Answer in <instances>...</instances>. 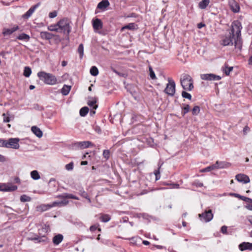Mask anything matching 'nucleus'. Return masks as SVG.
I'll return each instance as SVG.
<instances>
[{"label":"nucleus","instance_id":"obj_1","mask_svg":"<svg viewBox=\"0 0 252 252\" xmlns=\"http://www.w3.org/2000/svg\"><path fill=\"white\" fill-rule=\"evenodd\" d=\"M242 29L241 23L238 20L234 21L231 25V32L229 35L226 36L221 40V44L223 46L233 45V39L236 48L241 50L242 46V40L241 37V32Z\"/></svg>","mask_w":252,"mask_h":252},{"label":"nucleus","instance_id":"obj_2","mask_svg":"<svg viewBox=\"0 0 252 252\" xmlns=\"http://www.w3.org/2000/svg\"><path fill=\"white\" fill-rule=\"evenodd\" d=\"M37 75L39 79L46 84L54 85L59 83L56 77L53 74L41 71Z\"/></svg>","mask_w":252,"mask_h":252},{"label":"nucleus","instance_id":"obj_3","mask_svg":"<svg viewBox=\"0 0 252 252\" xmlns=\"http://www.w3.org/2000/svg\"><path fill=\"white\" fill-rule=\"evenodd\" d=\"M180 82L184 90L191 91L193 89V80L189 74H182L180 78Z\"/></svg>","mask_w":252,"mask_h":252},{"label":"nucleus","instance_id":"obj_4","mask_svg":"<svg viewBox=\"0 0 252 252\" xmlns=\"http://www.w3.org/2000/svg\"><path fill=\"white\" fill-rule=\"evenodd\" d=\"M60 32H63L65 34L68 35L71 32V27L69 22L66 18H63L58 22Z\"/></svg>","mask_w":252,"mask_h":252},{"label":"nucleus","instance_id":"obj_5","mask_svg":"<svg viewBox=\"0 0 252 252\" xmlns=\"http://www.w3.org/2000/svg\"><path fill=\"white\" fill-rule=\"evenodd\" d=\"M168 83L167 84L164 92L169 95L173 96L175 93V83L172 79L170 78H168Z\"/></svg>","mask_w":252,"mask_h":252},{"label":"nucleus","instance_id":"obj_6","mask_svg":"<svg viewBox=\"0 0 252 252\" xmlns=\"http://www.w3.org/2000/svg\"><path fill=\"white\" fill-rule=\"evenodd\" d=\"M57 197L63 199L61 201H60V205L62 206H65L67 204H68L69 201L67 200H66V198H70V199H73L75 200H79V198L75 195H73L72 194H69V193H63L61 195H59L57 196Z\"/></svg>","mask_w":252,"mask_h":252},{"label":"nucleus","instance_id":"obj_7","mask_svg":"<svg viewBox=\"0 0 252 252\" xmlns=\"http://www.w3.org/2000/svg\"><path fill=\"white\" fill-rule=\"evenodd\" d=\"M199 217L201 220L207 222L212 220L213 218V214H212L211 210H209L208 211L206 210L203 213L199 214Z\"/></svg>","mask_w":252,"mask_h":252},{"label":"nucleus","instance_id":"obj_8","mask_svg":"<svg viewBox=\"0 0 252 252\" xmlns=\"http://www.w3.org/2000/svg\"><path fill=\"white\" fill-rule=\"evenodd\" d=\"M200 78L202 80L206 81H215L221 79V77L220 76L213 73L201 74Z\"/></svg>","mask_w":252,"mask_h":252},{"label":"nucleus","instance_id":"obj_9","mask_svg":"<svg viewBox=\"0 0 252 252\" xmlns=\"http://www.w3.org/2000/svg\"><path fill=\"white\" fill-rule=\"evenodd\" d=\"M18 138H11L7 140V148L18 149L20 147Z\"/></svg>","mask_w":252,"mask_h":252},{"label":"nucleus","instance_id":"obj_10","mask_svg":"<svg viewBox=\"0 0 252 252\" xmlns=\"http://www.w3.org/2000/svg\"><path fill=\"white\" fill-rule=\"evenodd\" d=\"M17 189V187L12 185L11 183L1 184L0 185V191H13Z\"/></svg>","mask_w":252,"mask_h":252},{"label":"nucleus","instance_id":"obj_11","mask_svg":"<svg viewBox=\"0 0 252 252\" xmlns=\"http://www.w3.org/2000/svg\"><path fill=\"white\" fill-rule=\"evenodd\" d=\"M93 145V144L89 141L77 142L74 144V146L75 147L79 148L80 149L87 148L90 147H92Z\"/></svg>","mask_w":252,"mask_h":252},{"label":"nucleus","instance_id":"obj_12","mask_svg":"<svg viewBox=\"0 0 252 252\" xmlns=\"http://www.w3.org/2000/svg\"><path fill=\"white\" fill-rule=\"evenodd\" d=\"M40 5V3L38 2L37 4H35L32 6L23 16L22 17L24 19H28L29 18L32 13L34 12L35 9L39 6Z\"/></svg>","mask_w":252,"mask_h":252},{"label":"nucleus","instance_id":"obj_13","mask_svg":"<svg viewBox=\"0 0 252 252\" xmlns=\"http://www.w3.org/2000/svg\"><path fill=\"white\" fill-rule=\"evenodd\" d=\"M235 179L239 182L247 184L250 182L249 177L244 174H238L235 176Z\"/></svg>","mask_w":252,"mask_h":252},{"label":"nucleus","instance_id":"obj_14","mask_svg":"<svg viewBox=\"0 0 252 252\" xmlns=\"http://www.w3.org/2000/svg\"><path fill=\"white\" fill-rule=\"evenodd\" d=\"M228 3L233 12L237 13L239 11L240 6L239 4L235 0H229Z\"/></svg>","mask_w":252,"mask_h":252},{"label":"nucleus","instance_id":"obj_15","mask_svg":"<svg viewBox=\"0 0 252 252\" xmlns=\"http://www.w3.org/2000/svg\"><path fill=\"white\" fill-rule=\"evenodd\" d=\"M19 28L18 26H15L11 29L3 28L2 30V34L4 36L9 35L19 30Z\"/></svg>","mask_w":252,"mask_h":252},{"label":"nucleus","instance_id":"obj_16","mask_svg":"<svg viewBox=\"0 0 252 252\" xmlns=\"http://www.w3.org/2000/svg\"><path fill=\"white\" fill-rule=\"evenodd\" d=\"M239 248L241 251L247 250L252 251V243L249 242H243L239 246Z\"/></svg>","mask_w":252,"mask_h":252},{"label":"nucleus","instance_id":"obj_17","mask_svg":"<svg viewBox=\"0 0 252 252\" xmlns=\"http://www.w3.org/2000/svg\"><path fill=\"white\" fill-rule=\"evenodd\" d=\"M93 26L94 30H100L102 28V22L100 19L97 18L93 20Z\"/></svg>","mask_w":252,"mask_h":252},{"label":"nucleus","instance_id":"obj_18","mask_svg":"<svg viewBox=\"0 0 252 252\" xmlns=\"http://www.w3.org/2000/svg\"><path fill=\"white\" fill-rule=\"evenodd\" d=\"M29 240H32V241H36L37 243H41V242H45L47 241V238L45 236H36L34 237H30L28 238Z\"/></svg>","mask_w":252,"mask_h":252},{"label":"nucleus","instance_id":"obj_19","mask_svg":"<svg viewBox=\"0 0 252 252\" xmlns=\"http://www.w3.org/2000/svg\"><path fill=\"white\" fill-rule=\"evenodd\" d=\"M40 36L41 38L46 40H50L54 36V34L47 32H41L40 33Z\"/></svg>","mask_w":252,"mask_h":252},{"label":"nucleus","instance_id":"obj_20","mask_svg":"<svg viewBox=\"0 0 252 252\" xmlns=\"http://www.w3.org/2000/svg\"><path fill=\"white\" fill-rule=\"evenodd\" d=\"M110 5V3L108 0H102L98 3L97 8L100 10H104Z\"/></svg>","mask_w":252,"mask_h":252},{"label":"nucleus","instance_id":"obj_21","mask_svg":"<svg viewBox=\"0 0 252 252\" xmlns=\"http://www.w3.org/2000/svg\"><path fill=\"white\" fill-rule=\"evenodd\" d=\"M32 132L38 138H40L43 135L42 131L36 126H32L31 128Z\"/></svg>","mask_w":252,"mask_h":252},{"label":"nucleus","instance_id":"obj_22","mask_svg":"<svg viewBox=\"0 0 252 252\" xmlns=\"http://www.w3.org/2000/svg\"><path fill=\"white\" fill-rule=\"evenodd\" d=\"M63 239V235L59 234L53 237V243L55 245H58L62 242Z\"/></svg>","mask_w":252,"mask_h":252},{"label":"nucleus","instance_id":"obj_23","mask_svg":"<svg viewBox=\"0 0 252 252\" xmlns=\"http://www.w3.org/2000/svg\"><path fill=\"white\" fill-rule=\"evenodd\" d=\"M138 28L137 25L135 24L134 23H130L124 26L122 28V31H123L125 29H128L130 30H137Z\"/></svg>","mask_w":252,"mask_h":252},{"label":"nucleus","instance_id":"obj_24","mask_svg":"<svg viewBox=\"0 0 252 252\" xmlns=\"http://www.w3.org/2000/svg\"><path fill=\"white\" fill-rule=\"evenodd\" d=\"M216 166V169L218 168H224L229 166V164L225 162L218 161H217L215 164Z\"/></svg>","mask_w":252,"mask_h":252},{"label":"nucleus","instance_id":"obj_25","mask_svg":"<svg viewBox=\"0 0 252 252\" xmlns=\"http://www.w3.org/2000/svg\"><path fill=\"white\" fill-rule=\"evenodd\" d=\"M210 3L209 0H202L198 3V7L201 9H205Z\"/></svg>","mask_w":252,"mask_h":252},{"label":"nucleus","instance_id":"obj_26","mask_svg":"<svg viewBox=\"0 0 252 252\" xmlns=\"http://www.w3.org/2000/svg\"><path fill=\"white\" fill-rule=\"evenodd\" d=\"M51 208L50 204H42L36 207L37 210L40 212H44Z\"/></svg>","mask_w":252,"mask_h":252},{"label":"nucleus","instance_id":"obj_27","mask_svg":"<svg viewBox=\"0 0 252 252\" xmlns=\"http://www.w3.org/2000/svg\"><path fill=\"white\" fill-rule=\"evenodd\" d=\"M70 89H71L70 86L64 85L63 88L61 89V93L63 95H66L69 94V93L70 91Z\"/></svg>","mask_w":252,"mask_h":252},{"label":"nucleus","instance_id":"obj_28","mask_svg":"<svg viewBox=\"0 0 252 252\" xmlns=\"http://www.w3.org/2000/svg\"><path fill=\"white\" fill-rule=\"evenodd\" d=\"M16 38L20 40H24L28 41L29 40L30 37L28 34H26L25 33H22L19 34Z\"/></svg>","mask_w":252,"mask_h":252},{"label":"nucleus","instance_id":"obj_29","mask_svg":"<svg viewBox=\"0 0 252 252\" xmlns=\"http://www.w3.org/2000/svg\"><path fill=\"white\" fill-rule=\"evenodd\" d=\"M48 30L52 32H60L59 27L58 25V23L56 24L51 25L48 27Z\"/></svg>","mask_w":252,"mask_h":252},{"label":"nucleus","instance_id":"obj_30","mask_svg":"<svg viewBox=\"0 0 252 252\" xmlns=\"http://www.w3.org/2000/svg\"><path fill=\"white\" fill-rule=\"evenodd\" d=\"M99 219L102 222H107L110 220L111 217L108 214H103L100 217Z\"/></svg>","mask_w":252,"mask_h":252},{"label":"nucleus","instance_id":"obj_31","mask_svg":"<svg viewBox=\"0 0 252 252\" xmlns=\"http://www.w3.org/2000/svg\"><path fill=\"white\" fill-rule=\"evenodd\" d=\"M96 100L95 98H92V100H90L88 102V104L90 107H93L94 109H96L97 108V105L95 104Z\"/></svg>","mask_w":252,"mask_h":252},{"label":"nucleus","instance_id":"obj_32","mask_svg":"<svg viewBox=\"0 0 252 252\" xmlns=\"http://www.w3.org/2000/svg\"><path fill=\"white\" fill-rule=\"evenodd\" d=\"M31 177L35 180H37L40 179V176L38 172L36 170H33L31 172Z\"/></svg>","mask_w":252,"mask_h":252},{"label":"nucleus","instance_id":"obj_33","mask_svg":"<svg viewBox=\"0 0 252 252\" xmlns=\"http://www.w3.org/2000/svg\"><path fill=\"white\" fill-rule=\"evenodd\" d=\"M216 169V166L215 164H213L212 165L209 166L206 168H204L200 170L201 172H209L211 170Z\"/></svg>","mask_w":252,"mask_h":252},{"label":"nucleus","instance_id":"obj_34","mask_svg":"<svg viewBox=\"0 0 252 252\" xmlns=\"http://www.w3.org/2000/svg\"><path fill=\"white\" fill-rule=\"evenodd\" d=\"M233 67L232 66H228L227 63L224 64V69L223 70L226 75H229L230 72L232 71Z\"/></svg>","mask_w":252,"mask_h":252},{"label":"nucleus","instance_id":"obj_35","mask_svg":"<svg viewBox=\"0 0 252 252\" xmlns=\"http://www.w3.org/2000/svg\"><path fill=\"white\" fill-rule=\"evenodd\" d=\"M89 108L87 107H83L80 110V115L82 117H85L89 112Z\"/></svg>","mask_w":252,"mask_h":252},{"label":"nucleus","instance_id":"obj_36","mask_svg":"<svg viewBox=\"0 0 252 252\" xmlns=\"http://www.w3.org/2000/svg\"><path fill=\"white\" fill-rule=\"evenodd\" d=\"M90 73L92 75L95 76L98 74V70L97 68L95 66H93L90 70Z\"/></svg>","mask_w":252,"mask_h":252},{"label":"nucleus","instance_id":"obj_37","mask_svg":"<svg viewBox=\"0 0 252 252\" xmlns=\"http://www.w3.org/2000/svg\"><path fill=\"white\" fill-rule=\"evenodd\" d=\"M32 73V70L30 67L26 66L24 70V75L26 77H29Z\"/></svg>","mask_w":252,"mask_h":252},{"label":"nucleus","instance_id":"obj_38","mask_svg":"<svg viewBox=\"0 0 252 252\" xmlns=\"http://www.w3.org/2000/svg\"><path fill=\"white\" fill-rule=\"evenodd\" d=\"M3 118V122L8 123L10 121V114L9 112H7L6 113L2 114Z\"/></svg>","mask_w":252,"mask_h":252},{"label":"nucleus","instance_id":"obj_39","mask_svg":"<svg viewBox=\"0 0 252 252\" xmlns=\"http://www.w3.org/2000/svg\"><path fill=\"white\" fill-rule=\"evenodd\" d=\"M235 196L238 197L239 198L241 199V200H242L243 201L248 202H252V199L249 197L242 196L238 194H235Z\"/></svg>","mask_w":252,"mask_h":252},{"label":"nucleus","instance_id":"obj_40","mask_svg":"<svg viewBox=\"0 0 252 252\" xmlns=\"http://www.w3.org/2000/svg\"><path fill=\"white\" fill-rule=\"evenodd\" d=\"M77 50L79 54L80 59H82L84 55V47L82 44H80L79 45Z\"/></svg>","mask_w":252,"mask_h":252},{"label":"nucleus","instance_id":"obj_41","mask_svg":"<svg viewBox=\"0 0 252 252\" xmlns=\"http://www.w3.org/2000/svg\"><path fill=\"white\" fill-rule=\"evenodd\" d=\"M31 200V198L27 195L23 194L20 196V201L22 202H29Z\"/></svg>","mask_w":252,"mask_h":252},{"label":"nucleus","instance_id":"obj_42","mask_svg":"<svg viewBox=\"0 0 252 252\" xmlns=\"http://www.w3.org/2000/svg\"><path fill=\"white\" fill-rule=\"evenodd\" d=\"M78 193L83 197H87L88 196V193L86 191H85L84 189L81 188L78 190Z\"/></svg>","mask_w":252,"mask_h":252},{"label":"nucleus","instance_id":"obj_43","mask_svg":"<svg viewBox=\"0 0 252 252\" xmlns=\"http://www.w3.org/2000/svg\"><path fill=\"white\" fill-rule=\"evenodd\" d=\"M74 163L73 161L70 162L68 164H67L65 166V168L68 171H71L73 169Z\"/></svg>","mask_w":252,"mask_h":252},{"label":"nucleus","instance_id":"obj_44","mask_svg":"<svg viewBox=\"0 0 252 252\" xmlns=\"http://www.w3.org/2000/svg\"><path fill=\"white\" fill-rule=\"evenodd\" d=\"M200 112V107L198 106H194L192 109V114L193 115H197Z\"/></svg>","mask_w":252,"mask_h":252},{"label":"nucleus","instance_id":"obj_45","mask_svg":"<svg viewBox=\"0 0 252 252\" xmlns=\"http://www.w3.org/2000/svg\"><path fill=\"white\" fill-rule=\"evenodd\" d=\"M182 96L183 97L189 99V100L191 99V95L185 91H183L182 92Z\"/></svg>","mask_w":252,"mask_h":252},{"label":"nucleus","instance_id":"obj_46","mask_svg":"<svg viewBox=\"0 0 252 252\" xmlns=\"http://www.w3.org/2000/svg\"><path fill=\"white\" fill-rule=\"evenodd\" d=\"M110 151L109 150H104L103 152V156L106 160L108 159L110 157Z\"/></svg>","mask_w":252,"mask_h":252},{"label":"nucleus","instance_id":"obj_47","mask_svg":"<svg viewBox=\"0 0 252 252\" xmlns=\"http://www.w3.org/2000/svg\"><path fill=\"white\" fill-rule=\"evenodd\" d=\"M0 147L7 148V140L0 139Z\"/></svg>","mask_w":252,"mask_h":252},{"label":"nucleus","instance_id":"obj_48","mask_svg":"<svg viewBox=\"0 0 252 252\" xmlns=\"http://www.w3.org/2000/svg\"><path fill=\"white\" fill-rule=\"evenodd\" d=\"M189 106L188 104H186L185 107L183 108V111L182 112L183 116L188 113L189 111Z\"/></svg>","mask_w":252,"mask_h":252},{"label":"nucleus","instance_id":"obj_49","mask_svg":"<svg viewBox=\"0 0 252 252\" xmlns=\"http://www.w3.org/2000/svg\"><path fill=\"white\" fill-rule=\"evenodd\" d=\"M150 76L152 79L156 78V75L151 66H149Z\"/></svg>","mask_w":252,"mask_h":252},{"label":"nucleus","instance_id":"obj_50","mask_svg":"<svg viewBox=\"0 0 252 252\" xmlns=\"http://www.w3.org/2000/svg\"><path fill=\"white\" fill-rule=\"evenodd\" d=\"M154 174L156 176V181L158 180L160 178V172H159V169H158L157 170H155L154 172Z\"/></svg>","mask_w":252,"mask_h":252},{"label":"nucleus","instance_id":"obj_51","mask_svg":"<svg viewBox=\"0 0 252 252\" xmlns=\"http://www.w3.org/2000/svg\"><path fill=\"white\" fill-rule=\"evenodd\" d=\"M193 185L196 187H202L203 186V184L198 181H196L193 183Z\"/></svg>","mask_w":252,"mask_h":252},{"label":"nucleus","instance_id":"obj_52","mask_svg":"<svg viewBox=\"0 0 252 252\" xmlns=\"http://www.w3.org/2000/svg\"><path fill=\"white\" fill-rule=\"evenodd\" d=\"M57 15V12L56 11H53L51 12H50L49 14V17L50 18H54L56 17Z\"/></svg>","mask_w":252,"mask_h":252},{"label":"nucleus","instance_id":"obj_53","mask_svg":"<svg viewBox=\"0 0 252 252\" xmlns=\"http://www.w3.org/2000/svg\"><path fill=\"white\" fill-rule=\"evenodd\" d=\"M227 227L225 225H223L221 227L220 231L222 233L227 234Z\"/></svg>","mask_w":252,"mask_h":252},{"label":"nucleus","instance_id":"obj_54","mask_svg":"<svg viewBox=\"0 0 252 252\" xmlns=\"http://www.w3.org/2000/svg\"><path fill=\"white\" fill-rule=\"evenodd\" d=\"M50 205L51 208L56 206H61L60 201H54L50 204Z\"/></svg>","mask_w":252,"mask_h":252},{"label":"nucleus","instance_id":"obj_55","mask_svg":"<svg viewBox=\"0 0 252 252\" xmlns=\"http://www.w3.org/2000/svg\"><path fill=\"white\" fill-rule=\"evenodd\" d=\"M164 185H170V186H171V188H172V189H179V185L178 184H168L166 183V184H164Z\"/></svg>","mask_w":252,"mask_h":252},{"label":"nucleus","instance_id":"obj_56","mask_svg":"<svg viewBox=\"0 0 252 252\" xmlns=\"http://www.w3.org/2000/svg\"><path fill=\"white\" fill-rule=\"evenodd\" d=\"M97 228H98V225H92L90 227V230L91 231L94 232L95 230H96L97 229Z\"/></svg>","mask_w":252,"mask_h":252},{"label":"nucleus","instance_id":"obj_57","mask_svg":"<svg viewBox=\"0 0 252 252\" xmlns=\"http://www.w3.org/2000/svg\"><path fill=\"white\" fill-rule=\"evenodd\" d=\"M250 203L247 204L246 206V207L250 210H252V202H249Z\"/></svg>","mask_w":252,"mask_h":252},{"label":"nucleus","instance_id":"obj_58","mask_svg":"<svg viewBox=\"0 0 252 252\" xmlns=\"http://www.w3.org/2000/svg\"><path fill=\"white\" fill-rule=\"evenodd\" d=\"M205 26V25L203 23H199L197 24V28L198 29H201L202 28Z\"/></svg>","mask_w":252,"mask_h":252},{"label":"nucleus","instance_id":"obj_59","mask_svg":"<svg viewBox=\"0 0 252 252\" xmlns=\"http://www.w3.org/2000/svg\"><path fill=\"white\" fill-rule=\"evenodd\" d=\"M5 158L3 156L0 155V162H3L5 161Z\"/></svg>","mask_w":252,"mask_h":252},{"label":"nucleus","instance_id":"obj_60","mask_svg":"<svg viewBox=\"0 0 252 252\" xmlns=\"http://www.w3.org/2000/svg\"><path fill=\"white\" fill-rule=\"evenodd\" d=\"M247 219L252 225V216H248Z\"/></svg>","mask_w":252,"mask_h":252},{"label":"nucleus","instance_id":"obj_61","mask_svg":"<svg viewBox=\"0 0 252 252\" xmlns=\"http://www.w3.org/2000/svg\"><path fill=\"white\" fill-rule=\"evenodd\" d=\"M14 181L16 183L19 184L20 183V179H19V177H16L14 178Z\"/></svg>","mask_w":252,"mask_h":252},{"label":"nucleus","instance_id":"obj_62","mask_svg":"<svg viewBox=\"0 0 252 252\" xmlns=\"http://www.w3.org/2000/svg\"><path fill=\"white\" fill-rule=\"evenodd\" d=\"M112 70H113V72H114L115 73H116V74H118V75H119V76H122V73H121L119 72H118V71H117L116 69H115L113 68V69H112Z\"/></svg>","mask_w":252,"mask_h":252},{"label":"nucleus","instance_id":"obj_63","mask_svg":"<svg viewBox=\"0 0 252 252\" xmlns=\"http://www.w3.org/2000/svg\"><path fill=\"white\" fill-rule=\"evenodd\" d=\"M95 131H96L97 133H100L101 132V129L99 127L96 126L95 128Z\"/></svg>","mask_w":252,"mask_h":252},{"label":"nucleus","instance_id":"obj_64","mask_svg":"<svg viewBox=\"0 0 252 252\" xmlns=\"http://www.w3.org/2000/svg\"><path fill=\"white\" fill-rule=\"evenodd\" d=\"M95 114V111L94 110V109L93 108V109L91 110L90 111V115L91 116H93Z\"/></svg>","mask_w":252,"mask_h":252}]
</instances>
